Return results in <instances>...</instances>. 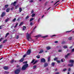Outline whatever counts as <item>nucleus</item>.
Wrapping results in <instances>:
<instances>
[{
	"label": "nucleus",
	"instance_id": "nucleus-42",
	"mask_svg": "<svg viewBox=\"0 0 74 74\" xmlns=\"http://www.w3.org/2000/svg\"><path fill=\"white\" fill-rule=\"evenodd\" d=\"M57 62L58 63H60V60H57Z\"/></svg>",
	"mask_w": 74,
	"mask_h": 74
},
{
	"label": "nucleus",
	"instance_id": "nucleus-4",
	"mask_svg": "<svg viewBox=\"0 0 74 74\" xmlns=\"http://www.w3.org/2000/svg\"><path fill=\"white\" fill-rule=\"evenodd\" d=\"M41 62L43 63H45L46 62V60H45V58H42L40 60Z\"/></svg>",
	"mask_w": 74,
	"mask_h": 74
},
{
	"label": "nucleus",
	"instance_id": "nucleus-25",
	"mask_svg": "<svg viewBox=\"0 0 74 74\" xmlns=\"http://www.w3.org/2000/svg\"><path fill=\"white\" fill-rule=\"evenodd\" d=\"M4 73H5V74H9V72L7 71H5Z\"/></svg>",
	"mask_w": 74,
	"mask_h": 74
},
{
	"label": "nucleus",
	"instance_id": "nucleus-31",
	"mask_svg": "<svg viewBox=\"0 0 74 74\" xmlns=\"http://www.w3.org/2000/svg\"><path fill=\"white\" fill-rule=\"evenodd\" d=\"M14 62V60H12L11 61H10V62L11 63H13Z\"/></svg>",
	"mask_w": 74,
	"mask_h": 74
},
{
	"label": "nucleus",
	"instance_id": "nucleus-32",
	"mask_svg": "<svg viewBox=\"0 0 74 74\" xmlns=\"http://www.w3.org/2000/svg\"><path fill=\"white\" fill-rule=\"evenodd\" d=\"M51 65L52 66H55V62H53L51 63Z\"/></svg>",
	"mask_w": 74,
	"mask_h": 74
},
{
	"label": "nucleus",
	"instance_id": "nucleus-64",
	"mask_svg": "<svg viewBox=\"0 0 74 74\" xmlns=\"http://www.w3.org/2000/svg\"><path fill=\"white\" fill-rule=\"evenodd\" d=\"M59 74V72H57L56 73V74Z\"/></svg>",
	"mask_w": 74,
	"mask_h": 74
},
{
	"label": "nucleus",
	"instance_id": "nucleus-58",
	"mask_svg": "<svg viewBox=\"0 0 74 74\" xmlns=\"http://www.w3.org/2000/svg\"><path fill=\"white\" fill-rule=\"evenodd\" d=\"M16 38L17 39H18V38H19V36H17L16 37Z\"/></svg>",
	"mask_w": 74,
	"mask_h": 74
},
{
	"label": "nucleus",
	"instance_id": "nucleus-7",
	"mask_svg": "<svg viewBox=\"0 0 74 74\" xmlns=\"http://www.w3.org/2000/svg\"><path fill=\"white\" fill-rule=\"evenodd\" d=\"M70 53H67L66 55H65V58H68V57L70 55Z\"/></svg>",
	"mask_w": 74,
	"mask_h": 74
},
{
	"label": "nucleus",
	"instance_id": "nucleus-1",
	"mask_svg": "<svg viewBox=\"0 0 74 74\" xmlns=\"http://www.w3.org/2000/svg\"><path fill=\"white\" fill-rule=\"evenodd\" d=\"M23 64H25L23 65L21 68V70L24 71V70H26L27 68L29 67V64L27 63V61L25 62H23Z\"/></svg>",
	"mask_w": 74,
	"mask_h": 74
},
{
	"label": "nucleus",
	"instance_id": "nucleus-51",
	"mask_svg": "<svg viewBox=\"0 0 74 74\" xmlns=\"http://www.w3.org/2000/svg\"><path fill=\"white\" fill-rule=\"evenodd\" d=\"M62 49H60V50H59L58 51V52H62Z\"/></svg>",
	"mask_w": 74,
	"mask_h": 74
},
{
	"label": "nucleus",
	"instance_id": "nucleus-21",
	"mask_svg": "<svg viewBox=\"0 0 74 74\" xmlns=\"http://www.w3.org/2000/svg\"><path fill=\"white\" fill-rule=\"evenodd\" d=\"M19 11L20 12H21L22 11V8H19Z\"/></svg>",
	"mask_w": 74,
	"mask_h": 74
},
{
	"label": "nucleus",
	"instance_id": "nucleus-53",
	"mask_svg": "<svg viewBox=\"0 0 74 74\" xmlns=\"http://www.w3.org/2000/svg\"><path fill=\"white\" fill-rule=\"evenodd\" d=\"M70 70H71V69L70 68H69L68 69V71L69 72L70 71Z\"/></svg>",
	"mask_w": 74,
	"mask_h": 74
},
{
	"label": "nucleus",
	"instance_id": "nucleus-45",
	"mask_svg": "<svg viewBox=\"0 0 74 74\" xmlns=\"http://www.w3.org/2000/svg\"><path fill=\"white\" fill-rule=\"evenodd\" d=\"M48 36L46 35L45 36H43V38H45V37H48Z\"/></svg>",
	"mask_w": 74,
	"mask_h": 74
},
{
	"label": "nucleus",
	"instance_id": "nucleus-11",
	"mask_svg": "<svg viewBox=\"0 0 74 74\" xmlns=\"http://www.w3.org/2000/svg\"><path fill=\"white\" fill-rule=\"evenodd\" d=\"M69 62L70 63H71L72 64H73V63H74V61L73 60H70Z\"/></svg>",
	"mask_w": 74,
	"mask_h": 74
},
{
	"label": "nucleus",
	"instance_id": "nucleus-15",
	"mask_svg": "<svg viewBox=\"0 0 74 74\" xmlns=\"http://www.w3.org/2000/svg\"><path fill=\"white\" fill-rule=\"evenodd\" d=\"M68 66H69V67H73V64H68Z\"/></svg>",
	"mask_w": 74,
	"mask_h": 74
},
{
	"label": "nucleus",
	"instance_id": "nucleus-49",
	"mask_svg": "<svg viewBox=\"0 0 74 74\" xmlns=\"http://www.w3.org/2000/svg\"><path fill=\"white\" fill-rule=\"evenodd\" d=\"M34 11L33 10H32L31 12V14H34Z\"/></svg>",
	"mask_w": 74,
	"mask_h": 74
},
{
	"label": "nucleus",
	"instance_id": "nucleus-14",
	"mask_svg": "<svg viewBox=\"0 0 74 74\" xmlns=\"http://www.w3.org/2000/svg\"><path fill=\"white\" fill-rule=\"evenodd\" d=\"M44 51H43V50L41 49L40 50V51L39 52V53H42V52H43Z\"/></svg>",
	"mask_w": 74,
	"mask_h": 74
},
{
	"label": "nucleus",
	"instance_id": "nucleus-52",
	"mask_svg": "<svg viewBox=\"0 0 74 74\" xmlns=\"http://www.w3.org/2000/svg\"><path fill=\"white\" fill-rule=\"evenodd\" d=\"M3 47V45H0V49H1V48H2V47Z\"/></svg>",
	"mask_w": 74,
	"mask_h": 74
},
{
	"label": "nucleus",
	"instance_id": "nucleus-5",
	"mask_svg": "<svg viewBox=\"0 0 74 74\" xmlns=\"http://www.w3.org/2000/svg\"><path fill=\"white\" fill-rule=\"evenodd\" d=\"M5 15V13L4 12H3L1 14V17L3 18V17H4V16Z\"/></svg>",
	"mask_w": 74,
	"mask_h": 74
},
{
	"label": "nucleus",
	"instance_id": "nucleus-44",
	"mask_svg": "<svg viewBox=\"0 0 74 74\" xmlns=\"http://www.w3.org/2000/svg\"><path fill=\"white\" fill-rule=\"evenodd\" d=\"M16 21V18H14L12 20L13 22H15Z\"/></svg>",
	"mask_w": 74,
	"mask_h": 74
},
{
	"label": "nucleus",
	"instance_id": "nucleus-54",
	"mask_svg": "<svg viewBox=\"0 0 74 74\" xmlns=\"http://www.w3.org/2000/svg\"><path fill=\"white\" fill-rule=\"evenodd\" d=\"M54 60H58V58H56L54 59Z\"/></svg>",
	"mask_w": 74,
	"mask_h": 74
},
{
	"label": "nucleus",
	"instance_id": "nucleus-56",
	"mask_svg": "<svg viewBox=\"0 0 74 74\" xmlns=\"http://www.w3.org/2000/svg\"><path fill=\"white\" fill-rule=\"evenodd\" d=\"M71 52H74V49H73L72 50Z\"/></svg>",
	"mask_w": 74,
	"mask_h": 74
},
{
	"label": "nucleus",
	"instance_id": "nucleus-48",
	"mask_svg": "<svg viewBox=\"0 0 74 74\" xmlns=\"http://www.w3.org/2000/svg\"><path fill=\"white\" fill-rule=\"evenodd\" d=\"M9 19H6L5 20V22H7L8 21Z\"/></svg>",
	"mask_w": 74,
	"mask_h": 74
},
{
	"label": "nucleus",
	"instance_id": "nucleus-36",
	"mask_svg": "<svg viewBox=\"0 0 74 74\" xmlns=\"http://www.w3.org/2000/svg\"><path fill=\"white\" fill-rule=\"evenodd\" d=\"M37 62H38L37 60H36L33 64H35Z\"/></svg>",
	"mask_w": 74,
	"mask_h": 74
},
{
	"label": "nucleus",
	"instance_id": "nucleus-47",
	"mask_svg": "<svg viewBox=\"0 0 74 74\" xmlns=\"http://www.w3.org/2000/svg\"><path fill=\"white\" fill-rule=\"evenodd\" d=\"M67 70L66 69H64L63 70V71H66V70Z\"/></svg>",
	"mask_w": 74,
	"mask_h": 74
},
{
	"label": "nucleus",
	"instance_id": "nucleus-33",
	"mask_svg": "<svg viewBox=\"0 0 74 74\" xmlns=\"http://www.w3.org/2000/svg\"><path fill=\"white\" fill-rule=\"evenodd\" d=\"M65 42H65V41H63L61 42V44H65Z\"/></svg>",
	"mask_w": 74,
	"mask_h": 74
},
{
	"label": "nucleus",
	"instance_id": "nucleus-37",
	"mask_svg": "<svg viewBox=\"0 0 74 74\" xmlns=\"http://www.w3.org/2000/svg\"><path fill=\"white\" fill-rule=\"evenodd\" d=\"M64 48L66 49L67 48V46H64L63 47Z\"/></svg>",
	"mask_w": 74,
	"mask_h": 74
},
{
	"label": "nucleus",
	"instance_id": "nucleus-46",
	"mask_svg": "<svg viewBox=\"0 0 74 74\" xmlns=\"http://www.w3.org/2000/svg\"><path fill=\"white\" fill-rule=\"evenodd\" d=\"M3 39H4V38H1L0 39V42H1L2 39L3 40Z\"/></svg>",
	"mask_w": 74,
	"mask_h": 74
},
{
	"label": "nucleus",
	"instance_id": "nucleus-2",
	"mask_svg": "<svg viewBox=\"0 0 74 74\" xmlns=\"http://www.w3.org/2000/svg\"><path fill=\"white\" fill-rule=\"evenodd\" d=\"M21 68L20 67L18 69H17L14 71V73L16 74H18L20 73L21 71Z\"/></svg>",
	"mask_w": 74,
	"mask_h": 74
},
{
	"label": "nucleus",
	"instance_id": "nucleus-30",
	"mask_svg": "<svg viewBox=\"0 0 74 74\" xmlns=\"http://www.w3.org/2000/svg\"><path fill=\"white\" fill-rule=\"evenodd\" d=\"M15 9H17V8L19 7V5H17L16 6H15Z\"/></svg>",
	"mask_w": 74,
	"mask_h": 74
},
{
	"label": "nucleus",
	"instance_id": "nucleus-60",
	"mask_svg": "<svg viewBox=\"0 0 74 74\" xmlns=\"http://www.w3.org/2000/svg\"><path fill=\"white\" fill-rule=\"evenodd\" d=\"M14 10V8H11V11H12V10Z\"/></svg>",
	"mask_w": 74,
	"mask_h": 74
},
{
	"label": "nucleus",
	"instance_id": "nucleus-9",
	"mask_svg": "<svg viewBox=\"0 0 74 74\" xmlns=\"http://www.w3.org/2000/svg\"><path fill=\"white\" fill-rule=\"evenodd\" d=\"M3 69L5 70H8V66H5L3 67Z\"/></svg>",
	"mask_w": 74,
	"mask_h": 74
},
{
	"label": "nucleus",
	"instance_id": "nucleus-28",
	"mask_svg": "<svg viewBox=\"0 0 74 74\" xmlns=\"http://www.w3.org/2000/svg\"><path fill=\"white\" fill-rule=\"evenodd\" d=\"M51 58V57H49L48 58V61L49 62H50V58Z\"/></svg>",
	"mask_w": 74,
	"mask_h": 74
},
{
	"label": "nucleus",
	"instance_id": "nucleus-50",
	"mask_svg": "<svg viewBox=\"0 0 74 74\" xmlns=\"http://www.w3.org/2000/svg\"><path fill=\"white\" fill-rule=\"evenodd\" d=\"M27 56L26 54H25L23 56V58H25Z\"/></svg>",
	"mask_w": 74,
	"mask_h": 74
},
{
	"label": "nucleus",
	"instance_id": "nucleus-26",
	"mask_svg": "<svg viewBox=\"0 0 74 74\" xmlns=\"http://www.w3.org/2000/svg\"><path fill=\"white\" fill-rule=\"evenodd\" d=\"M36 37H41V35H38L36 36Z\"/></svg>",
	"mask_w": 74,
	"mask_h": 74
},
{
	"label": "nucleus",
	"instance_id": "nucleus-22",
	"mask_svg": "<svg viewBox=\"0 0 74 74\" xmlns=\"http://www.w3.org/2000/svg\"><path fill=\"white\" fill-rule=\"evenodd\" d=\"M36 15V14H35L34 13H33L32 14V15L31 16H32V17H34V16Z\"/></svg>",
	"mask_w": 74,
	"mask_h": 74
},
{
	"label": "nucleus",
	"instance_id": "nucleus-16",
	"mask_svg": "<svg viewBox=\"0 0 74 74\" xmlns=\"http://www.w3.org/2000/svg\"><path fill=\"white\" fill-rule=\"evenodd\" d=\"M46 49L47 50H49L51 49V47H46Z\"/></svg>",
	"mask_w": 74,
	"mask_h": 74
},
{
	"label": "nucleus",
	"instance_id": "nucleus-57",
	"mask_svg": "<svg viewBox=\"0 0 74 74\" xmlns=\"http://www.w3.org/2000/svg\"><path fill=\"white\" fill-rule=\"evenodd\" d=\"M30 25L31 26H32L33 25V23L32 22H31L30 23Z\"/></svg>",
	"mask_w": 74,
	"mask_h": 74
},
{
	"label": "nucleus",
	"instance_id": "nucleus-63",
	"mask_svg": "<svg viewBox=\"0 0 74 74\" xmlns=\"http://www.w3.org/2000/svg\"><path fill=\"white\" fill-rule=\"evenodd\" d=\"M61 62H63V60H62V59H61Z\"/></svg>",
	"mask_w": 74,
	"mask_h": 74
},
{
	"label": "nucleus",
	"instance_id": "nucleus-12",
	"mask_svg": "<svg viewBox=\"0 0 74 74\" xmlns=\"http://www.w3.org/2000/svg\"><path fill=\"white\" fill-rule=\"evenodd\" d=\"M23 60H24V58H22L19 60V62H22L23 61Z\"/></svg>",
	"mask_w": 74,
	"mask_h": 74
},
{
	"label": "nucleus",
	"instance_id": "nucleus-23",
	"mask_svg": "<svg viewBox=\"0 0 74 74\" xmlns=\"http://www.w3.org/2000/svg\"><path fill=\"white\" fill-rule=\"evenodd\" d=\"M9 34H10V33H6L5 36V37H7V36H8Z\"/></svg>",
	"mask_w": 74,
	"mask_h": 74
},
{
	"label": "nucleus",
	"instance_id": "nucleus-6",
	"mask_svg": "<svg viewBox=\"0 0 74 74\" xmlns=\"http://www.w3.org/2000/svg\"><path fill=\"white\" fill-rule=\"evenodd\" d=\"M30 53H31V50H29L27 51V55H30Z\"/></svg>",
	"mask_w": 74,
	"mask_h": 74
},
{
	"label": "nucleus",
	"instance_id": "nucleus-61",
	"mask_svg": "<svg viewBox=\"0 0 74 74\" xmlns=\"http://www.w3.org/2000/svg\"><path fill=\"white\" fill-rule=\"evenodd\" d=\"M55 43H57L58 42V41H56L54 42Z\"/></svg>",
	"mask_w": 74,
	"mask_h": 74
},
{
	"label": "nucleus",
	"instance_id": "nucleus-38",
	"mask_svg": "<svg viewBox=\"0 0 74 74\" xmlns=\"http://www.w3.org/2000/svg\"><path fill=\"white\" fill-rule=\"evenodd\" d=\"M36 67H37V66L36 65H34L33 66V69H35Z\"/></svg>",
	"mask_w": 74,
	"mask_h": 74
},
{
	"label": "nucleus",
	"instance_id": "nucleus-59",
	"mask_svg": "<svg viewBox=\"0 0 74 74\" xmlns=\"http://www.w3.org/2000/svg\"><path fill=\"white\" fill-rule=\"evenodd\" d=\"M54 36H56V35H52L51 37H54Z\"/></svg>",
	"mask_w": 74,
	"mask_h": 74
},
{
	"label": "nucleus",
	"instance_id": "nucleus-13",
	"mask_svg": "<svg viewBox=\"0 0 74 74\" xmlns=\"http://www.w3.org/2000/svg\"><path fill=\"white\" fill-rule=\"evenodd\" d=\"M26 29V27L25 26H23V30L25 31Z\"/></svg>",
	"mask_w": 74,
	"mask_h": 74
},
{
	"label": "nucleus",
	"instance_id": "nucleus-55",
	"mask_svg": "<svg viewBox=\"0 0 74 74\" xmlns=\"http://www.w3.org/2000/svg\"><path fill=\"white\" fill-rule=\"evenodd\" d=\"M33 0H31L29 1V3H33Z\"/></svg>",
	"mask_w": 74,
	"mask_h": 74
},
{
	"label": "nucleus",
	"instance_id": "nucleus-62",
	"mask_svg": "<svg viewBox=\"0 0 74 74\" xmlns=\"http://www.w3.org/2000/svg\"><path fill=\"white\" fill-rule=\"evenodd\" d=\"M72 48H73V46H71L70 48H69V49H71Z\"/></svg>",
	"mask_w": 74,
	"mask_h": 74
},
{
	"label": "nucleus",
	"instance_id": "nucleus-3",
	"mask_svg": "<svg viewBox=\"0 0 74 74\" xmlns=\"http://www.w3.org/2000/svg\"><path fill=\"white\" fill-rule=\"evenodd\" d=\"M27 39L28 40V41H30V40H29V38L31 39V35L30 34H29L28 33H27Z\"/></svg>",
	"mask_w": 74,
	"mask_h": 74
},
{
	"label": "nucleus",
	"instance_id": "nucleus-24",
	"mask_svg": "<svg viewBox=\"0 0 74 74\" xmlns=\"http://www.w3.org/2000/svg\"><path fill=\"white\" fill-rule=\"evenodd\" d=\"M7 39L4 40L3 42V44L5 43V42H7Z\"/></svg>",
	"mask_w": 74,
	"mask_h": 74
},
{
	"label": "nucleus",
	"instance_id": "nucleus-10",
	"mask_svg": "<svg viewBox=\"0 0 74 74\" xmlns=\"http://www.w3.org/2000/svg\"><path fill=\"white\" fill-rule=\"evenodd\" d=\"M10 8H8L6 10V12H8L10 11Z\"/></svg>",
	"mask_w": 74,
	"mask_h": 74
},
{
	"label": "nucleus",
	"instance_id": "nucleus-43",
	"mask_svg": "<svg viewBox=\"0 0 74 74\" xmlns=\"http://www.w3.org/2000/svg\"><path fill=\"white\" fill-rule=\"evenodd\" d=\"M48 1L46 2L45 4V5H46L47 4H48Z\"/></svg>",
	"mask_w": 74,
	"mask_h": 74
},
{
	"label": "nucleus",
	"instance_id": "nucleus-19",
	"mask_svg": "<svg viewBox=\"0 0 74 74\" xmlns=\"http://www.w3.org/2000/svg\"><path fill=\"white\" fill-rule=\"evenodd\" d=\"M9 5H5V8H7L8 7Z\"/></svg>",
	"mask_w": 74,
	"mask_h": 74
},
{
	"label": "nucleus",
	"instance_id": "nucleus-29",
	"mask_svg": "<svg viewBox=\"0 0 74 74\" xmlns=\"http://www.w3.org/2000/svg\"><path fill=\"white\" fill-rule=\"evenodd\" d=\"M36 57L38 59H40V55L37 56H36Z\"/></svg>",
	"mask_w": 74,
	"mask_h": 74
},
{
	"label": "nucleus",
	"instance_id": "nucleus-8",
	"mask_svg": "<svg viewBox=\"0 0 74 74\" xmlns=\"http://www.w3.org/2000/svg\"><path fill=\"white\" fill-rule=\"evenodd\" d=\"M44 67H47V66H48V64L47 63H45L44 64Z\"/></svg>",
	"mask_w": 74,
	"mask_h": 74
},
{
	"label": "nucleus",
	"instance_id": "nucleus-27",
	"mask_svg": "<svg viewBox=\"0 0 74 74\" xmlns=\"http://www.w3.org/2000/svg\"><path fill=\"white\" fill-rule=\"evenodd\" d=\"M34 61H35V60L34 59L32 60V61L31 62V63H33L34 62Z\"/></svg>",
	"mask_w": 74,
	"mask_h": 74
},
{
	"label": "nucleus",
	"instance_id": "nucleus-40",
	"mask_svg": "<svg viewBox=\"0 0 74 74\" xmlns=\"http://www.w3.org/2000/svg\"><path fill=\"white\" fill-rule=\"evenodd\" d=\"M34 19V18H32L30 20V22H32V21H33V20Z\"/></svg>",
	"mask_w": 74,
	"mask_h": 74
},
{
	"label": "nucleus",
	"instance_id": "nucleus-34",
	"mask_svg": "<svg viewBox=\"0 0 74 74\" xmlns=\"http://www.w3.org/2000/svg\"><path fill=\"white\" fill-rule=\"evenodd\" d=\"M29 18V16H27L26 17H25V19H27L28 18Z\"/></svg>",
	"mask_w": 74,
	"mask_h": 74
},
{
	"label": "nucleus",
	"instance_id": "nucleus-20",
	"mask_svg": "<svg viewBox=\"0 0 74 74\" xmlns=\"http://www.w3.org/2000/svg\"><path fill=\"white\" fill-rule=\"evenodd\" d=\"M4 26V25H3L0 26V29H2L3 28V27Z\"/></svg>",
	"mask_w": 74,
	"mask_h": 74
},
{
	"label": "nucleus",
	"instance_id": "nucleus-18",
	"mask_svg": "<svg viewBox=\"0 0 74 74\" xmlns=\"http://www.w3.org/2000/svg\"><path fill=\"white\" fill-rule=\"evenodd\" d=\"M36 27H37V26H36L33 29L32 31V32H35V30H35V29H36Z\"/></svg>",
	"mask_w": 74,
	"mask_h": 74
},
{
	"label": "nucleus",
	"instance_id": "nucleus-17",
	"mask_svg": "<svg viewBox=\"0 0 74 74\" xmlns=\"http://www.w3.org/2000/svg\"><path fill=\"white\" fill-rule=\"evenodd\" d=\"M16 2L15 1L13 3L14 6H15L16 5Z\"/></svg>",
	"mask_w": 74,
	"mask_h": 74
},
{
	"label": "nucleus",
	"instance_id": "nucleus-39",
	"mask_svg": "<svg viewBox=\"0 0 74 74\" xmlns=\"http://www.w3.org/2000/svg\"><path fill=\"white\" fill-rule=\"evenodd\" d=\"M23 24V22H21L20 23V24L19 25V26H21V25H22Z\"/></svg>",
	"mask_w": 74,
	"mask_h": 74
},
{
	"label": "nucleus",
	"instance_id": "nucleus-41",
	"mask_svg": "<svg viewBox=\"0 0 74 74\" xmlns=\"http://www.w3.org/2000/svg\"><path fill=\"white\" fill-rule=\"evenodd\" d=\"M18 23H16L15 26H14V28H16V27L17 26H18Z\"/></svg>",
	"mask_w": 74,
	"mask_h": 74
},
{
	"label": "nucleus",
	"instance_id": "nucleus-35",
	"mask_svg": "<svg viewBox=\"0 0 74 74\" xmlns=\"http://www.w3.org/2000/svg\"><path fill=\"white\" fill-rule=\"evenodd\" d=\"M72 39V37H69V40H71Z\"/></svg>",
	"mask_w": 74,
	"mask_h": 74
}]
</instances>
